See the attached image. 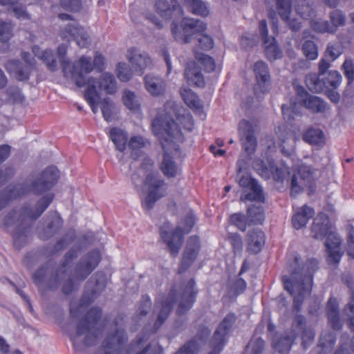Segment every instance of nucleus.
Returning <instances> with one entry per match:
<instances>
[{
    "instance_id": "f257e3e1",
    "label": "nucleus",
    "mask_w": 354,
    "mask_h": 354,
    "mask_svg": "<svg viewBox=\"0 0 354 354\" xmlns=\"http://www.w3.org/2000/svg\"><path fill=\"white\" fill-rule=\"evenodd\" d=\"M318 266V261L311 258L306 261L302 268L292 271L290 277L283 275L281 277L284 289L293 296V308L297 312L301 310L305 297L311 292L313 274Z\"/></svg>"
},
{
    "instance_id": "f03ea898",
    "label": "nucleus",
    "mask_w": 354,
    "mask_h": 354,
    "mask_svg": "<svg viewBox=\"0 0 354 354\" xmlns=\"http://www.w3.org/2000/svg\"><path fill=\"white\" fill-rule=\"evenodd\" d=\"M178 123L172 118L165 119L156 118L152 120L151 129L160 140L169 142L174 145L176 151L180 149L176 142H183L184 136L181 129L191 131L194 129V122L190 113L178 115Z\"/></svg>"
},
{
    "instance_id": "7ed1b4c3",
    "label": "nucleus",
    "mask_w": 354,
    "mask_h": 354,
    "mask_svg": "<svg viewBox=\"0 0 354 354\" xmlns=\"http://www.w3.org/2000/svg\"><path fill=\"white\" fill-rule=\"evenodd\" d=\"M102 316L101 308H91L77 324L75 334L71 336L73 344L75 345L77 338L85 335L83 340L85 346L95 345L102 333V326L100 323Z\"/></svg>"
},
{
    "instance_id": "20e7f679",
    "label": "nucleus",
    "mask_w": 354,
    "mask_h": 354,
    "mask_svg": "<svg viewBox=\"0 0 354 354\" xmlns=\"http://www.w3.org/2000/svg\"><path fill=\"white\" fill-rule=\"evenodd\" d=\"M105 68V58L99 52H96L92 62L91 57L82 55L73 63L70 75L75 85L83 87L86 84V76L94 68L102 72Z\"/></svg>"
},
{
    "instance_id": "39448f33",
    "label": "nucleus",
    "mask_w": 354,
    "mask_h": 354,
    "mask_svg": "<svg viewBox=\"0 0 354 354\" xmlns=\"http://www.w3.org/2000/svg\"><path fill=\"white\" fill-rule=\"evenodd\" d=\"M207 24L199 19L183 18L179 23L173 22L171 32L174 39L182 44H187L194 37L205 32Z\"/></svg>"
},
{
    "instance_id": "423d86ee",
    "label": "nucleus",
    "mask_w": 354,
    "mask_h": 354,
    "mask_svg": "<svg viewBox=\"0 0 354 354\" xmlns=\"http://www.w3.org/2000/svg\"><path fill=\"white\" fill-rule=\"evenodd\" d=\"M194 223L195 216L193 214H188L184 218L185 230L180 227H176L172 232H168L163 227L160 228V237L167 244L171 256L176 257L178 254L183 242L184 234L191 231Z\"/></svg>"
},
{
    "instance_id": "0eeeda50",
    "label": "nucleus",
    "mask_w": 354,
    "mask_h": 354,
    "mask_svg": "<svg viewBox=\"0 0 354 354\" xmlns=\"http://www.w3.org/2000/svg\"><path fill=\"white\" fill-rule=\"evenodd\" d=\"M62 20H73L65 27L60 29L59 36L62 39L71 41L74 40L80 48H86L90 44V36L87 30L80 26L77 21L73 20L71 16L66 13H60L58 15Z\"/></svg>"
},
{
    "instance_id": "6e6552de",
    "label": "nucleus",
    "mask_w": 354,
    "mask_h": 354,
    "mask_svg": "<svg viewBox=\"0 0 354 354\" xmlns=\"http://www.w3.org/2000/svg\"><path fill=\"white\" fill-rule=\"evenodd\" d=\"M341 81L342 75L337 71H330L322 77L317 73H310L305 78L308 88L315 93H321L326 89H336Z\"/></svg>"
},
{
    "instance_id": "1a4fd4ad",
    "label": "nucleus",
    "mask_w": 354,
    "mask_h": 354,
    "mask_svg": "<svg viewBox=\"0 0 354 354\" xmlns=\"http://www.w3.org/2000/svg\"><path fill=\"white\" fill-rule=\"evenodd\" d=\"M236 321V316L234 313L225 315L213 334L209 342L212 350L208 354H220L227 342V336Z\"/></svg>"
},
{
    "instance_id": "9d476101",
    "label": "nucleus",
    "mask_w": 354,
    "mask_h": 354,
    "mask_svg": "<svg viewBox=\"0 0 354 354\" xmlns=\"http://www.w3.org/2000/svg\"><path fill=\"white\" fill-rule=\"evenodd\" d=\"M144 184L147 186L149 191L142 206L145 209L149 210L158 200L165 196L167 187L165 180L153 172L147 175Z\"/></svg>"
},
{
    "instance_id": "9b49d317",
    "label": "nucleus",
    "mask_w": 354,
    "mask_h": 354,
    "mask_svg": "<svg viewBox=\"0 0 354 354\" xmlns=\"http://www.w3.org/2000/svg\"><path fill=\"white\" fill-rule=\"evenodd\" d=\"M254 168L257 174L263 178L282 183L287 174H290L289 167L282 165L278 166L272 158H268L266 160H258L254 163Z\"/></svg>"
},
{
    "instance_id": "f8f14e48",
    "label": "nucleus",
    "mask_w": 354,
    "mask_h": 354,
    "mask_svg": "<svg viewBox=\"0 0 354 354\" xmlns=\"http://www.w3.org/2000/svg\"><path fill=\"white\" fill-rule=\"evenodd\" d=\"M265 219V213L261 206L251 205L247 209V215L242 213L232 214L229 218L231 225L241 231H245L247 225L262 224Z\"/></svg>"
},
{
    "instance_id": "ddd939ff",
    "label": "nucleus",
    "mask_w": 354,
    "mask_h": 354,
    "mask_svg": "<svg viewBox=\"0 0 354 354\" xmlns=\"http://www.w3.org/2000/svg\"><path fill=\"white\" fill-rule=\"evenodd\" d=\"M21 57L23 61L10 60L5 65L8 73L20 82L29 80L30 73L35 69L34 62L29 59V53L23 52Z\"/></svg>"
},
{
    "instance_id": "4468645a",
    "label": "nucleus",
    "mask_w": 354,
    "mask_h": 354,
    "mask_svg": "<svg viewBox=\"0 0 354 354\" xmlns=\"http://www.w3.org/2000/svg\"><path fill=\"white\" fill-rule=\"evenodd\" d=\"M239 185L243 189L241 201H258L263 203L265 197L263 189L258 181L249 174L243 175L239 180Z\"/></svg>"
},
{
    "instance_id": "2eb2a0df",
    "label": "nucleus",
    "mask_w": 354,
    "mask_h": 354,
    "mask_svg": "<svg viewBox=\"0 0 354 354\" xmlns=\"http://www.w3.org/2000/svg\"><path fill=\"white\" fill-rule=\"evenodd\" d=\"M102 256L99 250H93L84 255L75 268V277L83 281L97 268L101 261Z\"/></svg>"
},
{
    "instance_id": "dca6fc26",
    "label": "nucleus",
    "mask_w": 354,
    "mask_h": 354,
    "mask_svg": "<svg viewBox=\"0 0 354 354\" xmlns=\"http://www.w3.org/2000/svg\"><path fill=\"white\" fill-rule=\"evenodd\" d=\"M59 177V171L57 167L50 166L45 169L41 174L40 177L32 183V187L35 194H42L57 183Z\"/></svg>"
},
{
    "instance_id": "f3484780",
    "label": "nucleus",
    "mask_w": 354,
    "mask_h": 354,
    "mask_svg": "<svg viewBox=\"0 0 354 354\" xmlns=\"http://www.w3.org/2000/svg\"><path fill=\"white\" fill-rule=\"evenodd\" d=\"M201 244L198 236H192L187 240L178 267V273L183 274L188 270L197 259L201 251Z\"/></svg>"
},
{
    "instance_id": "a211bd4d",
    "label": "nucleus",
    "mask_w": 354,
    "mask_h": 354,
    "mask_svg": "<svg viewBox=\"0 0 354 354\" xmlns=\"http://www.w3.org/2000/svg\"><path fill=\"white\" fill-rule=\"evenodd\" d=\"M297 95L301 104L313 113H324L328 109L327 103L322 98L309 94L301 86L296 87Z\"/></svg>"
},
{
    "instance_id": "6ab92c4d",
    "label": "nucleus",
    "mask_w": 354,
    "mask_h": 354,
    "mask_svg": "<svg viewBox=\"0 0 354 354\" xmlns=\"http://www.w3.org/2000/svg\"><path fill=\"white\" fill-rule=\"evenodd\" d=\"M127 342V336L124 329H116L107 335L103 341L102 348L104 354H121Z\"/></svg>"
},
{
    "instance_id": "aec40b11",
    "label": "nucleus",
    "mask_w": 354,
    "mask_h": 354,
    "mask_svg": "<svg viewBox=\"0 0 354 354\" xmlns=\"http://www.w3.org/2000/svg\"><path fill=\"white\" fill-rule=\"evenodd\" d=\"M127 58L133 71L140 76L144 74L147 68H150L153 66V60L149 54L138 53V49L134 47L127 50Z\"/></svg>"
},
{
    "instance_id": "412c9836",
    "label": "nucleus",
    "mask_w": 354,
    "mask_h": 354,
    "mask_svg": "<svg viewBox=\"0 0 354 354\" xmlns=\"http://www.w3.org/2000/svg\"><path fill=\"white\" fill-rule=\"evenodd\" d=\"M254 73L257 84L254 87L255 94L267 93L270 89V75L268 66L263 61H258L254 65Z\"/></svg>"
},
{
    "instance_id": "4be33fe9",
    "label": "nucleus",
    "mask_w": 354,
    "mask_h": 354,
    "mask_svg": "<svg viewBox=\"0 0 354 354\" xmlns=\"http://www.w3.org/2000/svg\"><path fill=\"white\" fill-rule=\"evenodd\" d=\"M255 126L253 122L246 120H241L239 124L243 148L249 154L254 153L257 147V140L254 136Z\"/></svg>"
},
{
    "instance_id": "5701e85b",
    "label": "nucleus",
    "mask_w": 354,
    "mask_h": 354,
    "mask_svg": "<svg viewBox=\"0 0 354 354\" xmlns=\"http://www.w3.org/2000/svg\"><path fill=\"white\" fill-rule=\"evenodd\" d=\"M195 286L196 283L194 279H191L183 288L180 297V302L176 309L177 315H183L187 313L194 305L198 294Z\"/></svg>"
},
{
    "instance_id": "b1692460",
    "label": "nucleus",
    "mask_w": 354,
    "mask_h": 354,
    "mask_svg": "<svg viewBox=\"0 0 354 354\" xmlns=\"http://www.w3.org/2000/svg\"><path fill=\"white\" fill-rule=\"evenodd\" d=\"M210 335V330L205 326H201L195 338L183 345L174 354H196L199 348Z\"/></svg>"
},
{
    "instance_id": "393cba45",
    "label": "nucleus",
    "mask_w": 354,
    "mask_h": 354,
    "mask_svg": "<svg viewBox=\"0 0 354 354\" xmlns=\"http://www.w3.org/2000/svg\"><path fill=\"white\" fill-rule=\"evenodd\" d=\"M176 300V288L173 286L167 297L161 302V308L158 313V317L154 322L153 331L156 332L167 319L174 304Z\"/></svg>"
},
{
    "instance_id": "a878e982",
    "label": "nucleus",
    "mask_w": 354,
    "mask_h": 354,
    "mask_svg": "<svg viewBox=\"0 0 354 354\" xmlns=\"http://www.w3.org/2000/svg\"><path fill=\"white\" fill-rule=\"evenodd\" d=\"M311 231L313 234V237L316 239H322L324 237L328 238L329 234H336L331 231L328 216L324 213H319L314 218Z\"/></svg>"
},
{
    "instance_id": "bb28decb",
    "label": "nucleus",
    "mask_w": 354,
    "mask_h": 354,
    "mask_svg": "<svg viewBox=\"0 0 354 354\" xmlns=\"http://www.w3.org/2000/svg\"><path fill=\"white\" fill-rule=\"evenodd\" d=\"M160 140L164 151L163 160L160 165V169L167 177H175L178 174V168L169 154L170 147L172 146V148H174V145L169 142H165L164 140ZM174 149L176 150L175 149Z\"/></svg>"
},
{
    "instance_id": "cd10ccee",
    "label": "nucleus",
    "mask_w": 354,
    "mask_h": 354,
    "mask_svg": "<svg viewBox=\"0 0 354 354\" xmlns=\"http://www.w3.org/2000/svg\"><path fill=\"white\" fill-rule=\"evenodd\" d=\"M54 198L53 194H48L40 198L34 207L25 205L22 209V214L31 220H36L48 208Z\"/></svg>"
},
{
    "instance_id": "c85d7f7f",
    "label": "nucleus",
    "mask_w": 354,
    "mask_h": 354,
    "mask_svg": "<svg viewBox=\"0 0 354 354\" xmlns=\"http://www.w3.org/2000/svg\"><path fill=\"white\" fill-rule=\"evenodd\" d=\"M292 0H276V6L281 19L286 21L289 28L293 31H297L301 28V22L297 19H290Z\"/></svg>"
},
{
    "instance_id": "c756f323",
    "label": "nucleus",
    "mask_w": 354,
    "mask_h": 354,
    "mask_svg": "<svg viewBox=\"0 0 354 354\" xmlns=\"http://www.w3.org/2000/svg\"><path fill=\"white\" fill-rule=\"evenodd\" d=\"M155 8L156 12L165 19L181 17L184 14V11L180 4L175 3L170 6L167 0H156Z\"/></svg>"
},
{
    "instance_id": "7c9ffc66",
    "label": "nucleus",
    "mask_w": 354,
    "mask_h": 354,
    "mask_svg": "<svg viewBox=\"0 0 354 354\" xmlns=\"http://www.w3.org/2000/svg\"><path fill=\"white\" fill-rule=\"evenodd\" d=\"M145 86L146 90L153 97L163 95L167 90L165 80L159 77L147 74L145 77Z\"/></svg>"
},
{
    "instance_id": "2f4dec72",
    "label": "nucleus",
    "mask_w": 354,
    "mask_h": 354,
    "mask_svg": "<svg viewBox=\"0 0 354 354\" xmlns=\"http://www.w3.org/2000/svg\"><path fill=\"white\" fill-rule=\"evenodd\" d=\"M305 324L306 319L303 315H295L292 322V327L302 330L301 346L304 349H307L314 341L315 332L313 329L306 327Z\"/></svg>"
},
{
    "instance_id": "473e14b6",
    "label": "nucleus",
    "mask_w": 354,
    "mask_h": 354,
    "mask_svg": "<svg viewBox=\"0 0 354 354\" xmlns=\"http://www.w3.org/2000/svg\"><path fill=\"white\" fill-rule=\"evenodd\" d=\"M341 239L337 234H330L325 241L326 252L328 254V261L331 263H338L342 258L340 252Z\"/></svg>"
},
{
    "instance_id": "72a5a7b5",
    "label": "nucleus",
    "mask_w": 354,
    "mask_h": 354,
    "mask_svg": "<svg viewBox=\"0 0 354 354\" xmlns=\"http://www.w3.org/2000/svg\"><path fill=\"white\" fill-rule=\"evenodd\" d=\"M297 174L304 182V185L307 187L310 192H314L316 189V173L317 170L304 163L299 165L296 169Z\"/></svg>"
},
{
    "instance_id": "f704fd0d",
    "label": "nucleus",
    "mask_w": 354,
    "mask_h": 354,
    "mask_svg": "<svg viewBox=\"0 0 354 354\" xmlns=\"http://www.w3.org/2000/svg\"><path fill=\"white\" fill-rule=\"evenodd\" d=\"M185 77L191 86L197 87L205 86V82L201 68L196 62H190L187 64L185 70Z\"/></svg>"
},
{
    "instance_id": "c9c22d12",
    "label": "nucleus",
    "mask_w": 354,
    "mask_h": 354,
    "mask_svg": "<svg viewBox=\"0 0 354 354\" xmlns=\"http://www.w3.org/2000/svg\"><path fill=\"white\" fill-rule=\"evenodd\" d=\"M97 80L93 77H86L87 88L85 90L84 97L91 107L93 113L98 111L97 105L100 102V95L96 88Z\"/></svg>"
},
{
    "instance_id": "e433bc0d",
    "label": "nucleus",
    "mask_w": 354,
    "mask_h": 354,
    "mask_svg": "<svg viewBox=\"0 0 354 354\" xmlns=\"http://www.w3.org/2000/svg\"><path fill=\"white\" fill-rule=\"evenodd\" d=\"M266 235L260 230H254L248 234L247 251L252 254L260 252L265 245Z\"/></svg>"
},
{
    "instance_id": "4c0bfd02",
    "label": "nucleus",
    "mask_w": 354,
    "mask_h": 354,
    "mask_svg": "<svg viewBox=\"0 0 354 354\" xmlns=\"http://www.w3.org/2000/svg\"><path fill=\"white\" fill-rule=\"evenodd\" d=\"M48 217L50 221L47 227L39 234V238L42 240H48L53 236L63 225V220L57 212H50Z\"/></svg>"
},
{
    "instance_id": "58836bf2",
    "label": "nucleus",
    "mask_w": 354,
    "mask_h": 354,
    "mask_svg": "<svg viewBox=\"0 0 354 354\" xmlns=\"http://www.w3.org/2000/svg\"><path fill=\"white\" fill-rule=\"evenodd\" d=\"M326 316L328 323L334 330H339L342 328V324L339 315V304L333 297H330L327 302Z\"/></svg>"
},
{
    "instance_id": "ea45409f",
    "label": "nucleus",
    "mask_w": 354,
    "mask_h": 354,
    "mask_svg": "<svg viewBox=\"0 0 354 354\" xmlns=\"http://www.w3.org/2000/svg\"><path fill=\"white\" fill-rule=\"evenodd\" d=\"M315 215L313 207L304 205L292 217V224L295 229L299 230L305 227L308 221Z\"/></svg>"
},
{
    "instance_id": "a19ab883",
    "label": "nucleus",
    "mask_w": 354,
    "mask_h": 354,
    "mask_svg": "<svg viewBox=\"0 0 354 354\" xmlns=\"http://www.w3.org/2000/svg\"><path fill=\"white\" fill-rule=\"evenodd\" d=\"M77 252L75 250L71 249L68 251L64 256V261L60 265L57 273L55 274L54 277L50 279L47 284V289L49 290H53L58 287L59 281V273L65 274L66 272V268L71 263L73 259L76 257Z\"/></svg>"
},
{
    "instance_id": "79ce46f5",
    "label": "nucleus",
    "mask_w": 354,
    "mask_h": 354,
    "mask_svg": "<svg viewBox=\"0 0 354 354\" xmlns=\"http://www.w3.org/2000/svg\"><path fill=\"white\" fill-rule=\"evenodd\" d=\"M290 334H286L278 339L272 342L273 348L281 354H288L292 346L297 338V335L294 331H291Z\"/></svg>"
},
{
    "instance_id": "37998d69",
    "label": "nucleus",
    "mask_w": 354,
    "mask_h": 354,
    "mask_svg": "<svg viewBox=\"0 0 354 354\" xmlns=\"http://www.w3.org/2000/svg\"><path fill=\"white\" fill-rule=\"evenodd\" d=\"M109 137L117 150L123 152L126 149L128 136L125 131L118 127H112L109 130Z\"/></svg>"
},
{
    "instance_id": "c03bdc74",
    "label": "nucleus",
    "mask_w": 354,
    "mask_h": 354,
    "mask_svg": "<svg viewBox=\"0 0 354 354\" xmlns=\"http://www.w3.org/2000/svg\"><path fill=\"white\" fill-rule=\"evenodd\" d=\"M33 54L46 64L48 68L50 71H55L57 69V62L54 53L50 49H46L41 51L39 46L32 47Z\"/></svg>"
},
{
    "instance_id": "a18cd8bd",
    "label": "nucleus",
    "mask_w": 354,
    "mask_h": 354,
    "mask_svg": "<svg viewBox=\"0 0 354 354\" xmlns=\"http://www.w3.org/2000/svg\"><path fill=\"white\" fill-rule=\"evenodd\" d=\"M28 192V188L24 185H21L19 188L15 187L11 189L7 194L0 193V211L6 207L10 201L21 198Z\"/></svg>"
},
{
    "instance_id": "49530a36",
    "label": "nucleus",
    "mask_w": 354,
    "mask_h": 354,
    "mask_svg": "<svg viewBox=\"0 0 354 354\" xmlns=\"http://www.w3.org/2000/svg\"><path fill=\"white\" fill-rule=\"evenodd\" d=\"M99 87L107 94H115L118 86L115 77L109 73H104L100 76L99 81H97Z\"/></svg>"
},
{
    "instance_id": "de8ad7c7",
    "label": "nucleus",
    "mask_w": 354,
    "mask_h": 354,
    "mask_svg": "<svg viewBox=\"0 0 354 354\" xmlns=\"http://www.w3.org/2000/svg\"><path fill=\"white\" fill-rule=\"evenodd\" d=\"M303 140L312 145L322 147L325 144L324 132L319 129H309L303 135Z\"/></svg>"
},
{
    "instance_id": "09e8293b",
    "label": "nucleus",
    "mask_w": 354,
    "mask_h": 354,
    "mask_svg": "<svg viewBox=\"0 0 354 354\" xmlns=\"http://www.w3.org/2000/svg\"><path fill=\"white\" fill-rule=\"evenodd\" d=\"M180 94L184 102L195 111H200L203 109V105L198 95L190 88H183Z\"/></svg>"
},
{
    "instance_id": "8fccbe9b",
    "label": "nucleus",
    "mask_w": 354,
    "mask_h": 354,
    "mask_svg": "<svg viewBox=\"0 0 354 354\" xmlns=\"http://www.w3.org/2000/svg\"><path fill=\"white\" fill-rule=\"evenodd\" d=\"M185 5L190 12L201 17L209 15V9L206 3L201 0H183Z\"/></svg>"
},
{
    "instance_id": "3c124183",
    "label": "nucleus",
    "mask_w": 354,
    "mask_h": 354,
    "mask_svg": "<svg viewBox=\"0 0 354 354\" xmlns=\"http://www.w3.org/2000/svg\"><path fill=\"white\" fill-rule=\"evenodd\" d=\"M194 53L196 60L203 66L206 73H212L215 70L216 63L213 57L198 51L197 49H194Z\"/></svg>"
},
{
    "instance_id": "603ef678",
    "label": "nucleus",
    "mask_w": 354,
    "mask_h": 354,
    "mask_svg": "<svg viewBox=\"0 0 354 354\" xmlns=\"http://www.w3.org/2000/svg\"><path fill=\"white\" fill-rule=\"evenodd\" d=\"M122 102L124 105L132 112L140 111V104L138 102L136 94L129 90H124L122 94Z\"/></svg>"
},
{
    "instance_id": "864d4df0",
    "label": "nucleus",
    "mask_w": 354,
    "mask_h": 354,
    "mask_svg": "<svg viewBox=\"0 0 354 354\" xmlns=\"http://www.w3.org/2000/svg\"><path fill=\"white\" fill-rule=\"evenodd\" d=\"M19 0H0V6H6L8 9L12 8L15 15L18 19H29V15L26 8L22 6H17Z\"/></svg>"
},
{
    "instance_id": "5fc2aeb1",
    "label": "nucleus",
    "mask_w": 354,
    "mask_h": 354,
    "mask_svg": "<svg viewBox=\"0 0 354 354\" xmlns=\"http://www.w3.org/2000/svg\"><path fill=\"white\" fill-rule=\"evenodd\" d=\"M265 48V55L270 61H273L281 58L282 51L276 43L275 38L272 37L268 43H263Z\"/></svg>"
},
{
    "instance_id": "6e6d98bb",
    "label": "nucleus",
    "mask_w": 354,
    "mask_h": 354,
    "mask_svg": "<svg viewBox=\"0 0 354 354\" xmlns=\"http://www.w3.org/2000/svg\"><path fill=\"white\" fill-rule=\"evenodd\" d=\"M67 50L68 45L66 44H62L57 48V55L59 58L60 65L64 76H68L70 75V71H71L73 65V64H71L69 60L66 59L65 58Z\"/></svg>"
},
{
    "instance_id": "4d7b16f0",
    "label": "nucleus",
    "mask_w": 354,
    "mask_h": 354,
    "mask_svg": "<svg viewBox=\"0 0 354 354\" xmlns=\"http://www.w3.org/2000/svg\"><path fill=\"white\" fill-rule=\"evenodd\" d=\"M104 119L106 122H111L114 119L115 106L112 101L109 98H104L99 102Z\"/></svg>"
},
{
    "instance_id": "13d9d810",
    "label": "nucleus",
    "mask_w": 354,
    "mask_h": 354,
    "mask_svg": "<svg viewBox=\"0 0 354 354\" xmlns=\"http://www.w3.org/2000/svg\"><path fill=\"white\" fill-rule=\"evenodd\" d=\"M310 26L318 33H334V28L330 26L328 21L321 19H312L310 21Z\"/></svg>"
},
{
    "instance_id": "bf43d9fd",
    "label": "nucleus",
    "mask_w": 354,
    "mask_h": 354,
    "mask_svg": "<svg viewBox=\"0 0 354 354\" xmlns=\"http://www.w3.org/2000/svg\"><path fill=\"white\" fill-rule=\"evenodd\" d=\"M196 37H198V44L194 49H197L198 51L199 50L207 51L213 48L214 42L211 36L203 32L199 33Z\"/></svg>"
},
{
    "instance_id": "052dcab7",
    "label": "nucleus",
    "mask_w": 354,
    "mask_h": 354,
    "mask_svg": "<svg viewBox=\"0 0 354 354\" xmlns=\"http://www.w3.org/2000/svg\"><path fill=\"white\" fill-rule=\"evenodd\" d=\"M302 51L308 59L315 60L318 57V47L313 41H305L302 45Z\"/></svg>"
},
{
    "instance_id": "680f3d73",
    "label": "nucleus",
    "mask_w": 354,
    "mask_h": 354,
    "mask_svg": "<svg viewBox=\"0 0 354 354\" xmlns=\"http://www.w3.org/2000/svg\"><path fill=\"white\" fill-rule=\"evenodd\" d=\"M342 53V45L338 42L329 43L324 53V57L330 62L337 59Z\"/></svg>"
},
{
    "instance_id": "e2e57ef3",
    "label": "nucleus",
    "mask_w": 354,
    "mask_h": 354,
    "mask_svg": "<svg viewBox=\"0 0 354 354\" xmlns=\"http://www.w3.org/2000/svg\"><path fill=\"white\" fill-rule=\"evenodd\" d=\"M227 241L231 245L234 254H241L243 251V239L238 233L230 232L227 234Z\"/></svg>"
},
{
    "instance_id": "0e129e2a",
    "label": "nucleus",
    "mask_w": 354,
    "mask_h": 354,
    "mask_svg": "<svg viewBox=\"0 0 354 354\" xmlns=\"http://www.w3.org/2000/svg\"><path fill=\"white\" fill-rule=\"evenodd\" d=\"M330 26L334 28V33L337 28L343 26L346 22V15L340 10H334L330 13Z\"/></svg>"
},
{
    "instance_id": "69168bd1",
    "label": "nucleus",
    "mask_w": 354,
    "mask_h": 354,
    "mask_svg": "<svg viewBox=\"0 0 354 354\" xmlns=\"http://www.w3.org/2000/svg\"><path fill=\"white\" fill-rule=\"evenodd\" d=\"M116 75L121 82H126L131 79L133 72L126 63L120 62L116 66Z\"/></svg>"
},
{
    "instance_id": "338daca9",
    "label": "nucleus",
    "mask_w": 354,
    "mask_h": 354,
    "mask_svg": "<svg viewBox=\"0 0 354 354\" xmlns=\"http://www.w3.org/2000/svg\"><path fill=\"white\" fill-rule=\"evenodd\" d=\"M336 342V337L332 332H324L321 334L318 346L322 349L333 348Z\"/></svg>"
},
{
    "instance_id": "774afa93",
    "label": "nucleus",
    "mask_w": 354,
    "mask_h": 354,
    "mask_svg": "<svg viewBox=\"0 0 354 354\" xmlns=\"http://www.w3.org/2000/svg\"><path fill=\"white\" fill-rule=\"evenodd\" d=\"M295 9L297 14L304 19H308L315 15L314 9L304 0H301L300 3L296 6Z\"/></svg>"
}]
</instances>
